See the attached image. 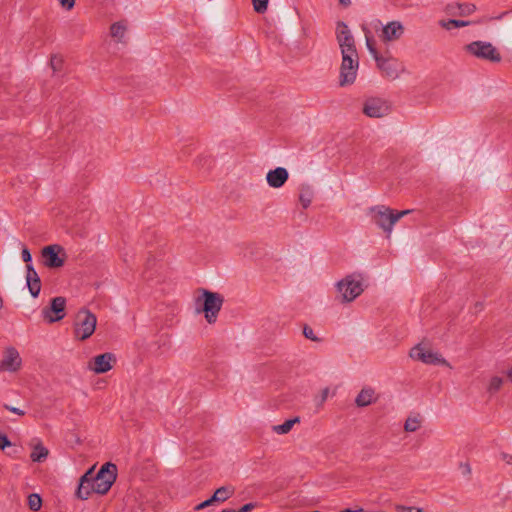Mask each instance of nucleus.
Masks as SVG:
<instances>
[{"label":"nucleus","instance_id":"f257e3e1","mask_svg":"<svg viewBox=\"0 0 512 512\" xmlns=\"http://www.w3.org/2000/svg\"><path fill=\"white\" fill-rule=\"evenodd\" d=\"M94 467L89 469L80 479L77 495L87 499L91 492L105 494L109 491L117 477V468L113 463H105L96 476H93Z\"/></svg>","mask_w":512,"mask_h":512},{"label":"nucleus","instance_id":"f03ea898","mask_svg":"<svg viewBox=\"0 0 512 512\" xmlns=\"http://www.w3.org/2000/svg\"><path fill=\"white\" fill-rule=\"evenodd\" d=\"M367 288V279L360 272H352L344 275L334 283L335 300L348 305L359 298Z\"/></svg>","mask_w":512,"mask_h":512},{"label":"nucleus","instance_id":"7ed1b4c3","mask_svg":"<svg viewBox=\"0 0 512 512\" xmlns=\"http://www.w3.org/2000/svg\"><path fill=\"white\" fill-rule=\"evenodd\" d=\"M193 304L195 313L202 315L207 324L214 325L218 321L224 297L218 292L200 288L194 295Z\"/></svg>","mask_w":512,"mask_h":512},{"label":"nucleus","instance_id":"20e7f679","mask_svg":"<svg viewBox=\"0 0 512 512\" xmlns=\"http://www.w3.org/2000/svg\"><path fill=\"white\" fill-rule=\"evenodd\" d=\"M409 213L410 210L394 211L386 206H376L370 210L373 222L388 236L391 235L395 223Z\"/></svg>","mask_w":512,"mask_h":512},{"label":"nucleus","instance_id":"39448f33","mask_svg":"<svg viewBox=\"0 0 512 512\" xmlns=\"http://www.w3.org/2000/svg\"><path fill=\"white\" fill-rule=\"evenodd\" d=\"M96 327V315L87 308H81L75 315L73 336L78 341H86L94 334Z\"/></svg>","mask_w":512,"mask_h":512},{"label":"nucleus","instance_id":"423d86ee","mask_svg":"<svg viewBox=\"0 0 512 512\" xmlns=\"http://www.w3.org/2000/svg\"><path fill=\"white\" fill-rule=\"evenodd\" d=\"M464 52L473 58L491 63H499L502 59L499 50L488 41L475 40L464 46Z\"/></svg>","mask_w":512,"mask_h":512},{"label":"nucleus","instance_id":"0eeeda50","mask_svg":"<svg viewBox=\"0 0 512 512\" xmlns=\"http://www.w3.org/2000/svg\"><path fill=\"white\" fill-rule=\"evenodd\" d=\"M359 66L360 61L358 54L341 56L338 75V83L340 87H350L356 82Z\"/></svg>","mask_w":512,"mask_h":512},{"label":"nucleus","instance_id":"6e6552de","mask_svg":"<svg viewBox=\"0 0 512 512\" xmlns=\"http://www.w3.org/2000/svg\"><path fill=\"white\" fill-rule=\"evenodd\" d=\"M410 358L427 365H439L451 368L449 362L438 352L433 350L427 343L421 342L411 348Z\"/></svg>","mask_w":512,"mask_h":512},{"label":"nucleus","instance_id":"1a4fd4ad","mask_svg":"<svg viewBox=\"0 0 512 512\" xmlns=\"http://www.w3.org/2000/svg\"><path fill=\"white\" fill-rule=\"evenodd\" d=\"M22 368L23 359L18 349L14 346L5 347L0 359V372L16 375Z\"/></svg>","mask_w":512,"mask_h":512},{"label":"nucleus","instance_id":"9d476101","mask_svg":"<svg viewBox=\"0 0 512 512\" xmlns=\"http://www.w3.org/2000/svg\"><path fill=\"white\" fill-rule=\"evenodd\" d=\"M335 34L341 56L358 54L355 39L345 23H337Z\"/></svg>","mask_w":512,"mask_h":512},{"label":"nucleus","instance_id":"9b49d317","mask_svg":"<svg viewBox=\"0 0 512 512\" xmlns=\"http://www.w3.org/2000/svg\"><path fill=\"white\" fill-rule=\"evenodd\" d=\"M66 252L60 245L54 244L46 246L41 251L42 263L50 269L61 268L66 260Z\"/></svg>","mask_w":512,"mask_h":512},{"label":"nucleus","instance_id":"f8f14e48","mask_svg":"<svg viewBox=\"0 0 512 512\" xmlns=\"http://www.w3.org/2000/svg\"><path fill=\"white\" fill-rule=\"evenodd\" d=\"M66 299L62 296L54 297L50 306L45 307L41 311V315L45 322L52 324L61 321L66 315Z\"/></svg>","mask_w":512,"mask_h":512},{"label":"nucleus","instance_id":"ddd939ff","mask_svg":"<svg viewBox=\"0 0 512 512\" xmlns=\"http://www.w3.org/2000/svg\"><path fill=\"white\" fill-rule=\"evenodd\" d=\"M116 362L115 354L106 352L92 357L87 362V369L95 374H104L112 370Z\"/></svg>","mask_w":512,"mask_h":512},{"label":"nucleus","instance_id":"4468645a","mask_svg":"<svg viewBox=\"0 0 512 512\" xmlns=\"http://www.w3.org/2000/svg\"><path fill=\"white\" fill-rule=\"evenodd\" d=\"M377 68L390 79H397L401 73L404 71L403 66L398 62L397 59L391 57H385L383 55H379L375 59Z\"/></svg>","mask_w":512,"mask_h":512},{"label":"nucleus","instance_id":"2eb2a0df","mask_svg":"<svg viewBox=\"0 0 512 512\" xmlns=\"http://www.w3.org/2000/svg\"><path fill=\"white\" fill-rule=\"evenodd\" d=\"M405 33V27L402 22L394 20L383 25L379 33V38L384 43L396 42L402 38Z\"/></svg>","mask_w":512,"mask_h":512},{"label":"nucleus","instance_id":"dca6fc26","mask_svg":"<svg viewBox=\"0 0 512 512\" xmlns=\"http://www.w3.org/2000/svg\"><path fill=\"white\" fill-rule=\"evenodd\" d=\"M363 112L371 118H380L389 114V103L381 98H370L364 103Z\"/></svg>","mask_w":512,"mask_h":512},{"label":"nucleus","instance_id":"f3484780","mask_svg":"<svg viewBox=\"0 0 512 512\" xmlns=\"http://www.w3.org/2000/svg\"><path fill=\"white\" fill-rule=\"evenodd\" d=\"M130 24L126 19L114 21L109 26V36L113 42L126 44L129 40Z\"/></svg>","mask_w":512,"mask_h":512},{"label":"nucleus","instance_id":"a211bd4d","mask_svg":"<svg viewBox=\"0 0 512 512\" xmlns=\"http://www.w3.org/2000/svg\"><path fill=\"white\" fill-rule=\"evenodd\" d=\"M289 179V172L284 167H277L269 170L266 174V182L269 187L279 189L285 185Z\"/></svg>","mask_w":512,"mask_h":512},{"label":"nucleus","instance_id":"6ab92c4d","mask_svg":"<svg viewBox=\"0 0 512 512\" xmlns=\"http://www.w3.org/2000/svg\"><path fill=\"white\" fill-rule=\"evenodd\" d=\"M26 284L31 296L37 298L41 291V281L31 264L26 266Z\"/></svg>","mask_w":512,"mask_h":512},{"label":"nucleus","instance_id":"aec40b11","mask_svg":"<svg viewBox=\"0 0 512 512\" xmlns=\"http://www.w3.org/2000/svg\"><path fill=\"white\" fill-rule=\"evenodd\" d=\"M377 400L376 392L371 387L363 388L357 395L355 403L358 407H366Z\"/></svg>","mask_w":512,"mask_h":512},{"label":"nucleus","instance_id":"412c9836","mask_svg":"<svg viewBox=\"0 0 512 512\" xmlns=\"http://www.w3.org/2000/svg\"><path fill=\"white\" fill-rule=\"evenodd\" d=\"M32 452L30 454V458L33 462H43L47 459L49 455V450L43 445V443L38 440L35 443L31 444Z\"/></svg>","mask_w":512,"mask_h":512},{"label":"nucleus","instance_id":"4be33fe9","mask_svg":"<svg viewBox=\"0 0 512 512\" xmlns=\"http://www.w3.org/2000/svg\"><path fill=\"white\" fill-rule=\"evenodd\" d=\"M315 196V192L310 185H301L299 189V203L303 209H307Z\"/></svg>","mask_w":512,"mask_h":512},{"label":"nucleus","instance_id":"5701e85b","mask_svg":"<svg viewBox=\"0 0 512 512\" xmlns=\"http://www.w3.org/2000/svg\"><path fill=\"white\" fill-rule=\"evenodd\" d=\"M423 425V417L418 414L409 415L403 425V429L407 433L417 432Z\"/></svg>","mask_w":512,"mask_h":512},{"label":"nucleus","instance_id":"b1692460","mask_svg":"<svg viewBox=\"0 0 512 512\" xmlns=\"http://www.w3.org/2000/svg\"><path fill=\"white\" fill-rule=\"evenodd\" d=\"M298 423H300V418L294 417V418L286 420L282 424L273 425L271 427V430L273 433H275L277 435H286V434L290 433L291 430L293 429V427Z\"/></svg>","mask_w":512,"mask_h":512},{"label":"nucleus","instance_id":"393cba45","mask_svg":"<svg viewBox=\"0 0 512 512\" xmlns=\"http://www.w3.org/2000/svg\"><path fill=\"white\" fill-rule=\"evenodd\" d=\"M505 379L500 375H491L486 382V391L489 394H496L499 392L503 385H504Z\"/></svg>","mask_w":512,"mask_h":512},{"label":"nucleus","instance_id":"a878e982","mask_svg":"<svg viewBox=\"0 0 512 512\" xmlns=\"http://www.w3.org/2000/svg\"><path fill=\"white\" fill-rule=\"evenodd\" d=\"M234 492H235L234 487L222 486L214 492V494L212 496V501L219 502V503L224 502L227 499H229L230 497H232Z\"/></svg>","mask_w":512,"mask_h":512},{"label":"nucleus","instance_id":"bb28decb","mask_svg":"<svg viewBox=\"0 0 512 512\" xmlns=\"http://www.w3.org/2000/svg\"><path fill=\"white\" fill-rule=\"evenodd\" d=\"M439 26L447 31L454 28H462L470 25L469 21L456 20V19H441L438 22Z\"/></svg>","mask_w":512,"mask_h":512},{"label":"nucleus","instance_id":"cd10ccee","mask_svg":"<svg viewBox=\"0 0 512 512\" xmlns=\"http://www.w3.org/2000/svg\"><path fill=\"white\" fill-rule=\"evenodd\" d=\"M458 13H453L455 16H470L477 10V7L473 3H457Z\"/></svg>","mask_w":512,"mask_h":512},{"label":"nucleus","instance_id":"c85d7f7f","mask_svg":"<svg viewBox=\"0 0 512 512\" xmlns=\"http://www.w3.org/2000/svg\"><path fill=\"white\" fill-rule=\"evenodd\" d=\"M365 41H366V47H367L369 53L371 54V56L373 57V59L378 57L380 54L377 50L376 41L373 38L371 32L365 31Z\"/></svg>","mask_w":512,"mask_h":512},{"label":"nucleus","instance_id":"c756f323","mask_svg":"<svg viewBox=\"0 0 512 512\" xmlns=\"http://www.w3.org/2000/svg\"><path fill=\"white\" fill-rule=\"evenodd\" d=\"M28 506L32 511H38L42 506V499L38 494L28 496Z\"/></svg>","mask_w":512,"mask_h":512},{"label":"nucleus","instance_id":"7c9ffc66","mask_svg":"<svg viewBox=\"0 0 512 512\" xmlns=\"http://www.w3.org/2000/svg\"><path fill=\"white\" fill-rule=\"evenodd\" d=\"M269 0H252L254 10L257 13H264L267 10Z\"/></svg>","mask_w":512,"mask_h":512},{"label":"nucleus","instance_id":"2f4dec72","mask_svg":"<svg viewBox=\"0 0 512 512\" xmlns=\"http://www.w3.org/2000/svg\"><path fill=\"white\" fill-rule=\"evenodd\" d=\"M59 6L65 11H71L76 4V0H57Z\"/></svg>","mask_w":512,"mask_h":512},{"label":"nucleus","instance_id":"473e14b6","mask_svg":"<svg viewBox=\"0 0 512 512\" xmlns=\"http://www.w3.org/2000/svg\"><path fill=\"white\" fill-rule=\"evenodd\" d=\"M303 335L307 338V339H310L312 341H317L318 338L316 337L313 329L309 326H305L303 328Z\"/></svg>","mask_w":512,"mask_h":512},{"label":"nucleus","instance_id":"72a5a7b5","mask_svg":"<svg viewBox=\"0 0 512 512\" xmlns=\"http://www.w3.org/2000/svg\"><path fill=\"white\" fill-rule=\"evenodd\" d=\"M331 395H333V393L329 387L323 388L319 393L320 403L323 404Z\"/></svg>","mask_w":512,"mask_h":512},{"label":"nucleus","instance_id":"f704fd0d","mask_svg":"<svg viewBox=\"0 0 512 512\" xmlns=\"http://www.w3.org/2000/svg\"><path fill=\"white\" fill-rule=\"evenodd\" d=\"M9 446H11V442L9 441V439L7 438L6 435L1 434L0 435V449L3 450Z\"/></svg>","mask_w":512,"mask_h":512},{"label":"nucleus","instance_id":"c9c22d12","mask_svg":"<svg viewBox=\"0 0 512 512\" xmlns=\"http://www.w3.org/2000/svg\"><path fill=\"white\" fill-rule=\"evenodd\" d=\"M21 256H22V260L27 263V265L30 264L31 260H32V257H31V254L29 252V250L27 248H24L21 252Z\"/></svg>","mask_w":512,"mask_h":512},{"label":"nucleus","instance_id":"e433bc0d","mask_svg":"<svg viewBox=\"0 0 512 512\" xmlns=\"http://www.w3.org/2000/svg\"><path fill=\"white\" fill-rule=\"evenodd\" d=\"M254 508H255V504L248 503V504L243 505L239 510H237V511L231 510V512H251Z\"/></svg>","mask_w":512,"mask_h":512},{"label":"nucleus","instance_id":"4c0bfd02","mask_svg":"<svg viewBox=\"0 0 512 512\" xmlns=\"http://www.w3.org/2000/svg\"><path fill=\"white\" fill-rule=\"evenodd\" d=\"M214 503V501H212V497L208 500H205L204 502L200 503L199 505H197L195 507L196 510H202L210 505H212Z\"/></svg>","mask_w":512,"mask_h":512},{"label":"nucleus","instance_id":"58836bf2","mask_svg":"<svg viewBox=\"0 0 512 512\" xmlns=\"http://www.w3.org/2000/svg\"><path fill=\"white\" fill-rule=\"evenodd\" d=\"M445 11L450 15H454L453 13H458L457 4L447 5Z\"/></svg>","mask_w":512,"mask_h":512},{"label":"nucleus","instance_id":"ea45409f","mask_svg":"<svg viewBox=\"0 0 512 512\" xmlns=\"http://www.w3.org/2000/svg\"><path fill=\"white\" fill-rule=\"evenodd\" d=\"M9 410L12 412V413H15L17 415H24V412L22 410H20L19 408H16V407H10Z\"/></svg>","mask_w":512,"mask_h":512},{"label":"nucleus","instance_id":"a19ab883","mask_svg":"<svg viewBox=\"0 0 512 512\" xmlns=\"http://www.w3.org/2000/svg\"><path fill=\"white\" fill-rule=\"evenodd\" d=\"M60 61H61V60H60L58 57H56V56L52 57V59H51V65H52V67H53V69H54V70H56L57 62H60Z\"/></svg>","mask_w":512,"mask_h":512},{"label":"nucleus","instance_id":"79ce46f5","mask_svg":"<svg viewBox=\"0 0 512 512\" xmlns=\"http://www.w3.org/2000/svg\"><path fill=\"white\" fill-rule=\"evenodd\" d=\"M339 4L343 7H349L351 5V0H338Z\"/></svg>","mask_w":512,"mask_h":512},{"label":"nucleus","instance_id":"37998d69","mask_svg":"<svg viewBox=\"0 0 512 512\" xmlns=\"http://www.w3.org/2000/svg\"><path fill=\"white\" fill-rule=\"evenodd\" d=\"M506 378L509 382H512V367H510L509 369H507L506 371Z\"/></svg>","mask_w":512,"mask_h":512},{"label":"nucleus","instance_id":"c03bdc74","mask_svg":"<svg viewBox=\"0 0 512 512\" xmlns=\"http://www.w3.org/2000/svg\"><path fill=\"white\" fill-rule=\"evenodd\" d=\"M504 460L506 461L507 464L512 465V455H505Z\"/></svg>","mask_w":512,"mask_h":512},{"label":"nucleus","instance_id":"a18cd8bd","mask_svg":"<svg viewBox=\"0 0 512 512\" xmlns=\"http://www.w3.org/2000/svg\"><path fill=\"white\" fill-rule=\"evenodd\" d=\"M463 468H464V471H465L466 473H470L471 469H470V466H469L468 464H465V465L463 466Z\"/></svg>","mask_w":512,"mask_h":512},{"label":"nucleus","instance_id":"49530a36","mask_svg":"<svg viewBox=\"0 0 512 512\" xmlns=\"http://www.w3.org/2000/svg\"><path fill=\"white\" fill-rule=\"evenodd\" d=\"M343 512H363L362 509H359V510H355V511H351V510H346V511H343Z\"/></svg>","mask_w":512,"mask_h":512},{"label":"nucleus","instance_id":"de8ad7c7","mask_svg":"<svg viewBox=\"0 0 512 512\" xmlns=\"http://www.w3.org/2000/svg\"><path fill=\"white\" fill-rule=\"evenodd\" d=\"M221 512H231V509H224Z\"/></svg>","mask_w":512,"mask_h":512},{"label":"nucleus","instance_id":"09e8293b","mask_svg":"<svg viewBox=\"0 0 512 512\" xmlns=\"http://www.w3.org/2000/svg\"><path fill=\"white\" fill-rule=\"evenodd\" d=\"M508 12H503V14L500 16V17H503L507 14Z\"/></svg>","mask_w":512,"mask_h":512}]
</instances>
